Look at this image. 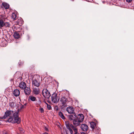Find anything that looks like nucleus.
I'll return each instance as SVG.
<instances>
[{
  "label": "nucleus",
  "mask_w": 134,
  "mask_h": 134,
  "mask_svg": "<svg viewBox=\"0 0 134 134\" xmlns=\"http://www.w3.org/2000/svg\"><path fill=\"white\" fill-rule=\"evenodd\" d=\"M34 93L36 95H37L40 93V91L38 88H34L33 90Z\"/></svg>",
  "instance_id": "obj_17"
},
{
  "label": "nucleus",
  "mask_w": 134,
  "mask_h": 134,
  "mask_svg": "<svg viewBox=\"0 0 134 134\" xmlns=\"http://www.w3.org/2000/svg\"><path fill=\"white\" fill-rule=\"evenodd\" d=\"M10 24L9 23V22H4V26L9 27L10 26Z\"/></svg>",
  "instance_id": "obj_26"
},
{
  "label": "nucleus",
  "mask_w": 134,
  "mask_h": 134,
  "mask_svg": "<svg viewBox=\"0 0 134 134\" xmlns=\"http://www.w3.org/2000/svg\"><path fill=\"white\" fill-rule=\"evenodd\" d=\"M32 84L33 85L38 87L40 85V83L35 80H34L32 81Z\"/></svg>",
  "instance_id": "obj_16"
},
{
  "label": "nucleus",
  "mask_w": 134,
  "mask_h": 134,
  "mask_svg": "<svg viewBox=\"0 0 134 134\" xmlns=\"http://www.w3.org/2000/svg\"><path fill=\"white\" fill-rule=\"evenodd\" d=\"M19 130L20 131H22L23 132H24L23 131V129L21 128H20L19 129Z\"/></svg>",
  "instance_id": "obj_35"
},
{
  "label": "nucleus",
  "mask_w": 134,
  "mask_h": 134,
  "mask_svg": "<svg viewBox=\"0 0 134 134\" xmlns=\"http://www.w3.org/2000/svg\"><path fill=\"white\" fill-rule=\"evenodd\" d=\"M17 134H19V133H17Z\"/></svg>",
  "instance_id": "obj_44"
},
{
  "label": "nucleus",
  "mask_w": 134,
  "mask_h": 134,
  "mask_svg": "<svg viewBox=\"0 0 134 134\" xmlns=\"http://www.w3.org/2000/svg\"><path fill=\"white\" fill-rule=\"evenodd\" d=\"M72 129H73L74 130V131H75V132H76L77 131V129L75 126H74L72 128Z\"/></svg>",
  "instance_id": "obj_30"
},
{
  "label": "nucleus",
  "mask_w": 134,
  "mask_h": 134,
  "mask_svg": "<svg viewBox=\"0 0 134 134\" xmlns=\"http://www.w3.org/2000/svg\"><path fill=\"white\" fill-rule=\"evenodd\" d=\"M19 87L20 88L24 90L26 87V85L25 82H22L19 83Z\"/></svg>",
  "instance_id": "obj_10"
},
{
  "label": "nucleus",
  "mask_w": 134,
  "mask_h": 134,
  "mask_svg": "<svg viewBox=\"0 0 134 134\" xmlns=\"http://www.w3.org/2000/svg\"><path fill=\"white\" fill-rule=\"evenodd\" d=\"M66 111L70 114L75 113L74 112V109L72 106H69L66 109Z\"/></svg>",
  "instance_id": "obj_8"
},
{
  "label": "nucleus",
  "mask_w": 134,
  "mask_h": 134,
  "mask_svg": "<svg viewBox=\"0 0 134 134\" xmlns=\"http://www.w3.org/2000/svg\"><path fill=\"white\" fill-rule=\"evenodd\" d=\"M23 106H22L21 107V108H23Z\"/></svg>",
  "instance_id": "obj_43"
},
{
  "label": "nucleus",
  "mask_w": 134,
  "mask_h": 134,
  "mask_svg": "<svg viewBox=\"0 0 134 134\" xmlns=\"http://www.w3.org/2000/svg\"><path fill=\"white\" fill-rule=\"evenodd\" d=\"M126 2L128 3H130L132 1V0H126Z\"/></svg>",
  "instance_id": "obj_31"
},
{
  "label": "nucleus",
  "mask_w": 134,
  "mask_h": 134,
  "mask_svg": "<svg viewBox=\"0 0 134 134\" xmlns=\"http://www.w3.org/2000/svg\"><path fill=\"white\" fill-rule=\"evenodd\" d=\"M43 134H48L47 133V132H44V133H43Z\"/></svg>",
  "instance_id": "obj_41"
},
{
  "label": "nucleus",
  "mask_w": 134,
  "mask_h": 134,
  "mask_svg": "<svg viewBox=\"0 0 134 134\" xmlns=\"http://www.w3.org/2000/svg\"><path fill=\"white\" fill-rule=\"evenodd\" d=\"M55 109L56 110H58V108L57 106H56L55 107Z\"/></svg>",
  "instance_id": "obj_32"
},
{
  "label": "nucleus",
  "mask_w": 134,
  "mask_h": 134,
  "mask_svg": "<svg viewBox=\"0 0 134 134\" xmlns=\"http://www.w3.org/2000/svg\"><path fill=\"white\" fill-rule=\"evenodd\" d=\"M9 105L11 106V107H14L16 105V103L15 102V101H13L10 100L9 102Z\"/></svg>",
  "instance_id": "obj_15"
},
{
  "label": "nucleus",
  "mask_w": 134,
  "mask_h": 134,
  "mask_svg": "<svg viewBox=\"0 0 134 134\" xmlns=\"http://www.w3.org/2000/svg\"><path fill=\"white\" fill-rule=\"evenodd\" d=\"M28 99L29 101L31 100L32 102H35L37 101L36 98L33 96H29Z\"/></svg>",
  "instance_id": "obj_14"
},
{
  "label": "nucleus",
  "mask_w": 134,
  "mask_h": 134,
  "mask_svg": "<svg viewBox=\"0 0 134 134\" xmlns=\"http://www.w3.org/2000/svg\"><path fill=\"white\" fill-rule=\"evenodd\" d=\"M81 134H86L84 132H82L81 133Z\"/></svg>",
  "instance_id": "obj_42"
},
{
  "label": "nucleus",
  "mask_w": 134,
  "mask_h": 134,
  "mask_svg": "<svg viewBox=\"0 0 134 134\" xmlns=\"http://www.w3.org/2000/svg\"><path fill=\"white\" fill-rule=\"evenodd\" d=\"M81 128L83 131H86L88 129V127L86 124H83L81 126Z\"/></svg>",
  "instance_id": "obj_12"
},
{
  "label": "nucleus",
  "mask_w": 134,
  "mask_h": 134,
  "mask_svg": "<svg viewBox=\"0 0 134 134\" xmlns=\"http://www.w3.org/2000/svg\"><path fill=\"white\" fill-rule=\"evenodd\" d=\"M3 119V117H0V124H1V119Z\"/></svg>",
  "instance_id": "obj_36"
},
{
  "label": "nucleus",
  "mask_w": 134,
  "mask_h": 134,
  "mask_svg": "<svg viewBox=\"0 0 134 134\" xmlns=\"http://www.w3.org/2000/svg\"><path fill=\"white\" fill-rule=\"evenodd\" d=\"M70 127L72 128L74 126L72 124H71L70 125Z\"/></svg>",
  "instance_id": "obj_34"
},
{
  "label": "nucleus",
  "mask_w": 134,
  "mask_h": 134,
  "mask_svg": "<svg viewBox=\"0 0 134 134\" xmlns=\"http://www.w3.org/2000/svg\"><path fill=\"white\" fill-rule=\"evenodd\" d=\"M42 94L44 97L46 98H49L51 96L49 92L46 89H44L43 90Z\"/></svg>",
  "instance_id": "obj_3"
},
{
  "label": "nucleus",
  "mask_w": 134,
  "mask_h": 134,
  "mask_svg": "<svg viewBox=\"0 0 134 134\" xmlns=\"http://www.w3.org/2000/svg\"><path fill=\"white\" fill-rule=\"evenodd\" d=\"M45 129L46 130V131H48V128H46V127H45Z\"/></svg>",
  "instance_id": "obj_38"
},
{
  "label": "nucleus",
  "mask_w": 134,
  "mask_h": 134,
  "mask_svg": "<svg viewBox=\"0 0 134 134\" xmlns=\"http://www.w3.org/2000/svg\"><path fill=\"white\" fill-rule=\"evenodd\" d=\"M74 134H78V133L76 132H75V133H74Z\"/></svg>",
  "instance_id": "obj_40"
},
{
  "label": "nucleus",
  "mask_w": 134,
  "mask_h": 134,
  "mask_svg": "<svg viewBox=\"0 0 134 134\" xmlns=\"http://www.w3.org/2000/svg\"><path fill=\"white\" fill-rule=\"evenodd\" d=\"M73 115H69L68 116V118L70 121H73L76 118L77 115L75 113H73Z\"/></svg>",
  "instance_id": "obj_6"
},
{
  "label": "nucleus",
  "mask_w": 134,
  "mask_h": 134,
  "mask_svg": "<svg viewBox=\"0 0 134 134\" xmlns=\"http://www.w3.org/2000/svg\"><path fill=\"white\" fill-rule=\"evenodd\" d=\"M59 116L61 117V118L63 119H65V117L64 116L63 114L61 111H60L59 113Z\"/></svg>",
  "instance_id": "obj_24"
},
{
  "label": "nucleus",
  "mask_w": 134,
  "mask_h": 134,
  "mask_svg": "<svg viewBox=\"0 0 134 134\" xmlns=\"http://www.w3.org/2000/svg\"><path fill=\"white\" fill-rule=\"evenodd\" d=\"M91 127L92 129H94L96 126V123L95 122H93L90 123Z\"/></svg>",
  "instance_id": "obj_23"
},
{
  "label": "nucleus",
  "mask_w": 134,
  "mask_h": 134,
  "mask_svg": "<svg viewBox=\"0 0 134 134\" xmlns=\"http://www.w3.org/2000/svg\"><path fill=\"white\" fill-rule=\"evenodd\" d=\"M66 128L68 129L69 130L70 129H71V128H70V125L69 124L66 123Z\"/></svg>",
  "instance_id": "obj_27"
},
{
  "label": "nucleus",
  "mask_w": 134,
  "mask_h": 134,
  "mask_svg": "<svg viewBox=\"0 0 134 134\" xmlns=\"http://www.w3.org/2000/svg\"><path fill=\"white\" fill-rule=\"evenodd\" d=\"M2 5L5 9H8L9 7V4L6 3H2Z\"/></svg>",
  "instance_id": "obj_21"
},
{
  "label": "nucleus",
  "mask_w": 134,
  "mask_h": 134,
  "mask_svg": "<svg viewBox=\"0 0 134 134\" xmlns=\"http://www.w3.org/2000/svg\"><path fill=\"white\" fill-rule=\"evenodd\" d=\"M6 42V41L4 39L3 41H2V40H0V45L2 47H4L5 46V42Z\"/></svg>",
  "instance_id": "obj_20"
},
{
  "label": "nucleus",
  "mask_w": 134,
  "mask_h": 134,
  "mask_svg": "<svg viewBox=\"0 0 134 134\" xmlns=\"http://www.w3.org/2000/svg\"><path fill=\"white\" fill-rule=\"evenodd\" d=\"M57 94L55 93H54L51 96L52 101L54 103H57L59 101L57 97Z\"/></svg>",
  "instance_id": "obj_5"
},
{
  "label": "nucleus",
  "mask_w": 134,
  "mask_h": 134,
  "mask_svg": "<svg viewBox=\"0 0 134 134\" xmlns=\"http://www.w3.org/2000/svg\"><path fill=\"white\" fill-rule=\"evenodd\" d=\"M4 22L2 20H0V28L2 29L4 26Z\"/></svg>",
  "instance_id": "obj_22"
},
{
  "label": "nucleus",
  "mask_w": 134,
  "mask_h": 134,
  "mask_svg": "<svg viewBox=\"0 0 134 134\" xmlns=\"http://www.w3.org/2000/svg\"><path fill=\"white\" fill-rule=\"evenodd\" d=\"M13 36L14 38L18 39L20 37V35L19 33L18 32H15L13 34Z\"/></svg>",
  "instance_id": "obj_18"
},
{
  "label": "nucleus",
  "mask_w": 134,
  "mask_h": 134,
  "mask_svg": "<svg viewBox=\"0 0 134 134\" xmlns=\"http://www.w3.org/2000/svg\"><path fill=\"white\" fill-rule=\"evenodd\" d=\"M23 22V20L22 18H20L17 21V23L18 24H22Z\"/></svg>",
  "instance_id": "obj_25"
},
{
  "label": "nucleus",
  "mask_w": 134,
  "mask_h": 134,
  "mask_svg": "<svg viewBox=\"0 0 134 134\" xmlns=\"http://www.w3.org/2000/svg\"><path fill=\"white\" fill-rule=\"evenodd\" d=\"M3 134H8L7 133V132H6L5 131H4L3 132Z\"/></svg>",
  "instance_id": "obj_37"
},
{
  "label": "nucleus",
  "mask_w": 134,
  "mask_h": 134,
  "mask_svg": "<svg viewBox=\"0 0 134 134\" xmlns=\"http://www.w3.org/2000/svg\"><path fill=\"white\" fill-rule=\"evenodd\" d=\"M67 101V99L64 97H62L60 99V101L61 104H62V107L63 108L66 107L67 106L66 102Z\"/></svg>",
  "instance_id": "obj_4"
},
{
  "label": "nucleus",
  "mask_w": 134,
  "mask_h": 134,
  "mask_svg": "<svg viewBox=\"0 0 134 134\" xmlns=\"http://www.w3.org/2000/svg\"><path fill=\"white\" fill-rule=\"evenodd\" d=\"M46 104H47V109L48 110H50L51 108V105L48 104L46 103Z\"/></svg>",
  "instance_id": "obj_28"
},
{
  "label": "nucleus",
  "mask_w": 134,
  "mask_h": 134,
  "mask_svg": "<svg viewBox=\"0 0 134 134\" xmlns=\"http://www.w3.org/2000/svg\"><path fill=\"white\" fill-rule=\"evenodd\" d=\"M15 112H14L12 110H7L6 111L4 114V115L3 117V118L8 119V120L11 117H14L13 116H14Z\"/></svg>",
  "instance_id": "obj_2"
},
{
  "label": "nucleus",
  "mask_w": 134,
  "mask_h": 134,
  "mask_svg": "<svg viewBox=\"0 0 134 134\" xmlns=\"http://www.w3.org/2000/svg\"><path fill=\"white\" fill-rule=\"evenodd\" d=\"M69 131H70L71 134H72L73 132V131H72V129H70Z\"/></svg>",
  "instance_id": "obj_33"
},
{
  "label": "nucleus",
  "mask_w": 134,
  "mask_h": 134,
  "mask_svg": "<svg viewBox=\"0 0 134 134\" xmlns=\"http://www.w3.org/2000/svg\"><path fill=\"white\" fill-rule=\"evenodd\" d=\"M39 111L41 113H43L44 112V109L41 107L39 109Z\"/></svg>",
  "instance_id": "obj_29"
},
{
  "label": "nucleus",
  "mask_w": 134,
  "mask_h": 134,
  "mask_svg": "<svg viewBox=\"0 0 134 134\" xmlns=\"http://www.w3.org/2000/svg\"><path fill=\"white\" fill-rule=\"evenodd\" d=\"M19 110L18 109V110L15 112L14 117H11L9 118L8 120V122H13L19 123L20 122V118H19L18 116V114L19 112Z\"/></svg>",
  "instance_id": "obj_1"
},
{
  "label": "nucleus",
  "mask_w": 134,
  "mask_h": 134,
  "mask_svg": "<svg viewBox=\"0 0 134 134\" xmlns=\"http://www.w3.org/2000/svg\"><path fill=\"white\" fill-rule=\"evenodd\" d=\"M64 134H68L67 132L66 131L64 133Z\"/></svg>",
  "instance_id": "obj_39"
},
{
  "label": "nucleus",
  "mask_w": 134,
  "mask_h": 134,
  "mask_svg": "<svg viewBox=\"0 0 134 134\" xmlns=\"http://www.w3.org/2000/svg\"><path fill=\"white\" fill-rule=\"evenodd\" d=\"M11 17L13 20H15L17 18V16L15 13H12Z\"/></svg>",
  "instance_id": "obj_19"
},
{
  "label": "nucleus",
  "mask_w": 134,
  "mask_h": 134,
  "mask_svg": "<svg viewBox=\"0 0 134 134\" xmlns=\"http://www.w3.org/2000/svg\"><path fill=\"white\" fill-rule=\"evenodd\" d=\"M80 122V120L76 118L73 121V124L75 126H77L79 125Z\"/></svg>",
  "instance_id": "obj_13"
},
{
  "label": "nucleus",
  "mask_w": 134,
  "mask_h": 134,
  "mask_svg": "<svg viewBox=\"0 0 134 134\" xmlns=\"http://www.w3.org/2000/svg\"><path fill=\"white\" fill-rule=\"evenodd\" d=\"M13 94L15 97L19 96L20 94V92L19 90L18 89L14 90L13 92Z\"/></svg>",
  "instance_id": "obj_9"
},
{
  "label": "nucleus",
  "mask_w": 134,
  "mask_h": 134,
  "mask_svg": "<svg viewBox=\"0 0 134 134\" xmlns=\"http://www.w3.org/2000/svg\"><path fill=\"white\" fill-rule=\"evenodd\" d=\"M24 90V92L26 95L28 96L30 95L31 93V90L30 88L26 86Z\"/></svg>",
  "instance_id": "obj_7"
},
{
  "label": "nucleus",
  "mask_w": 134,
  "mask_h": 134,
  "mask_svg": "<svg viewBox=\"0 0 134 134\" xmlns=\"http://www.w3.org/2000/svg\"><path fill=\"white\" fill-rule=\"evenodd\" d=\"M84 119V117L83 114H79L77 116V119L80 120L81 122H82Z\"/></svg>",
  "instance_id": "obj_11"
}]
</instances>
